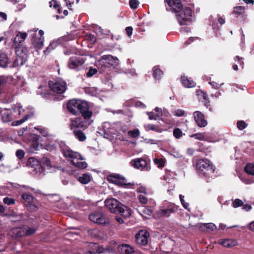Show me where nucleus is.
I'll return each mask as SVG.
<instances>
[{
  "label": "nucleus",
  "instance_id": "f257e3e1",
  "mask_svg": "<svg viewBox=\"0 0 254 254\" xmlns=\"http://www.w3.org/2000/svg\"><path fill=\"white\" fill-rule=\"evenodd\" d=\"M60 147L64 156L75 167L82 169L87 167L86 162L83 161V158L79 153L71 150L63 142L60 143Z\"/></svg>",
  "mask_w": 254,
  "mask_h": 254
},
{
  "label": "nucleus",
  "instance_id": "f03ea898",
  "mask_svg": "<svg viewBox=\"0 0 254 254\" xmlns=\"http://www.w3.org/2000/svg\"><path fill=\"white\" fill-rule=\"evenodd\" d=\"M105 203L106 207L113 213L120 214L125 218H128L131 215L130 209L123 205L115 198L107 199L105 201Z\"/></svg>",
  "mask_w": 254,
  "mask_h": 254
},
{
  "label": "nucleus",
  "instance_id": "7ed1b4c3",
  "mask_svg": "<svg viewBox=\"0 0 254 254\" xmlns=\"http://www.w3.org/2000/svg\"><path fill=\"white\" fill-rule=\"evenodd\" d=\"M81 114L83 119L81 117L70 119L69 127L71 130H74L77 129V128L84 130L93 123V120L91 119L93 115L92 112H86Z\"/></svg>",
  "mask_w": 254,
  "mask_h": 254
},
{
  "label": "nucleus",
  "instance_id": "20e7f679",
  "mask_svg": "<svg viewBox=\"0 0 254 254\" xmlns=\"http://www.w3.org/2000/svg\"><path fill=\"white\" fill-rule=\"evenodd\" d=\"M196 170L199 175L209 178L215 171V167L207 159H201L197 160L196 164Z\"/></svg>",
  "mask_w": 254,
  "mask_h": 254
},
{
  "label": "nucleus",
  "instance_id": "39448f33",
  "mask_svg": "<svg viewBox=\"0 0 254 254\" xmlns=\"http://www.w3.org/2000/svg\"><path fill=\"white\" fill-rule=\"evenodd\" d=\"M67 110L73 115L92 112L89 110V105L87 102L76 99L70 100L68 102Z\"/></svg>",
  "mask_w": 254,
  "mask_h": 254
},
{
  "label": "nucleus",
  "instance_id": "423d86ee",
  "mask_svg": "<svg viewBox=\"0 0 254 254\" xmlns=\"http://www.w3.org/2000/svg\"><path fill=\"white\" fill-rule=\"evenodd\" d=\"M24 112V110L20 106H16L13 109H1L0 115L3 123H8L14 119H18Z\"/></svg>",
  "mask_w": 254,
  "mask_h": 254
},
{
  "label": "nucleus",
  "instance_id": "0eeeda50",
  "mask_svg": "<svg viewBox=\"0 0 254 254\" xmlns=\"http://www.w3.org/2000/svg\"><path fill=\"white\" fill-rule=\"evenodd\" d=\"M180 13L177 14V18L181 25H188L191 22L192 10L190 7L183 8Z\"/></svg>",
  "mask_w": 254,
  "mask_h": 254
},
{
  "label": "nucleus",
  "instance_id": "6e6552de",
  "mask_svg": "<svg viewBox=\"0 0 254 254\" xmlns=\"http://www.w3.org/2000/svg\"><path fill=\"white\" fill-rule=\"evenodd\" d=\"M37 131L41 134L38 135L35 133H33V149L37 150L40 142L42 141V136L45 137L48 135L47 129L41 126L35 127L33 129V132Z\"/></svg>",
  "mask_w": 254,
  "mask_h": 254
},
{
  "label": "nucleus",
  "instance_id": "1a4fd4ad",
  "mask_svg": "<svg viewBox=\"0 0 254 254\" xmlns=\"http://www.w3.org/2000/svg\"><path fill=\"white\" fill-rule=\"evenodd\" d=\"M49 85L51 90L58 94H62L66 89V82L61 79H59L55 82L50 81Z\"/></svg>",
  "mask_w": 254,
  "mask_h": 254
},
{
  "label": "nucleus",
  "instance_id": "9d476101",
  "mask_svg": "<svg viewBox=\"0 0 254 254\" xmlns=\"http://www.w3.org/2000/svg\"><path fill=\"white\" fill-rule=\"evenodd\" d=\"M32 234V229L30 228H14L9 232L10 235L14 239H18L25 235L28 236Z\"/></svg>",
  "mask_w": 254,
  "mask_h": 254
},
{
  "label": "nucleus",
  "instance_id": "9b49d317",
  "mask_svg": "<svg viewBox=\"0 0 254 254\" xmlns=\"http://www.w3.org/2000/svg\"><path fill=\"white\" fill-rule=\"evenodd\" d=\"M44 32L40 30L38 33H35L34 36H33V46L37 50L42 49L44 45Z\"/></svg>",
  "mask_w": 254,
  "mask_h": 254
},
{
  "label": "nucleus",
  "instance_id": "f8f14e48",
  "mask_svg": "<svg viewBox=\"0 0 254 254\" xmlns=\"http://www.w3.org/2000/svg\"><path fill=\"white\" fill-rule=\"evenodd\" d=\"M130 164L134 168L141 171H148L150 169L148 162L142 158H136L132 160Z\"/></svg>",
  "mask_w": 254,
  "mask_h": 254
},
{
  "label": "nucleus",
  "instance_id": "ddd939ff",
  "mask_svg": "<svg viewBox=\"0 0 254 254\" xmlns=\"http://www.w3.org/2000/svg\"><path fill=\"white\" fill-rule=\"evenodd\" d=\"M149 236L150 234L147 231L141 230L135 235L136 242L139 245L145 246L148 243Z\"/></svg>",
  "mask_w": 254,
  "mask_h": 254
},
{
  "label": "nucleus",
  "instance_id": "4468645a",
  "mask_svg": "<svg viewBox=\"0 0 254 254\" xmlns=\"http://www.w3.org/2000/svg\"><path fill=\"white\" fill-rule=\"evenodd\" d=\"M89 218L92 222L98 224H105L108 222L107 219L102 213L94 212L89 215Z\"/></svg>",
  "mask_w": 254,
  "mask_h": 254
},
{
  "label": "nucleus",
  "instance_id": "2eb2a0df",
  "mask_svg": "<svg viewBox=\"0 0 254 254\" xmlns=\"http://www.w3.org/2000/svg\"><path fill=\"white\" fill-rule=\"evenodd\" d=\"M193 115L195 122L199 127H203L207 126V120L205 119V116L202 113L196 111L193 113Z\"/></svg>",
  "mask_w": 254,
  "mask_h": 254
},
{
  "label": "nucleus",
  "instance_id": "dca6fc26",
  "mask_svg": "<svg viewBox=\"0 0 254 254\" xmlns=\"http://www.w3.org/2000/svg\"><path fill=\"white\" fill-rule=\"evenodd\" d=\"M84 63V60L80 57H71L68 62V66L71 69L78 70Z\"/></svg>",
  "mask_w": 254,
  "mask_h": 254
},
{
  "label": "nucleus",
  "instance_id": "f3484780",
  "mask_svg": "<svg viewBox=\"0 0 254 254\" xmlns=\"http://www.w3.org/2000/svg\"><path fill=\"white\" fill-rule=\"evenodd\" d=\"M109 182L119 187H126L127 185L126 180L119 175H111L108 177Z\"/></svg>",
  "mask_w": 254,
  "mask_h": 254
},
{
  "label": "nucleus",
  "instance_id": "a211bd4d",
  "mask_svg": "<svg viewBox=\"0 0 254 254\" xmlns=\"http://www.w3.org/2000/svg\"><path fill=\"white\" fill-rule=\"evenodd\" d=\"M167 4L173 12H180L183 9V6L181 0H165Z\"/></svg>",
  "mask_w": 254,
  "mask_h": 254
},
{
  "label": "nucleus",
  "instance_id": "6ab92c4d",
  "mask_svg": "<svg viewBox=\"0 0 254 254\" xmlns=\"http://www.w3.org/2000/svg\"><path fill=\"white\" fill-rule=\"evenodd\" d=\"M89 250L85 254H101L105 253L106 249L97 243H90L88 245Z\"/></svg>",
  "mask_w": 254,
  "mask_h": 254
},
{
  "label": "nucleus",
  "instance_id": "aec40b11",
  "mask_svg": "<svg viewBox=\"0 0 254 254\" xmlns=\"http://www.w3.org/2000/svg\"><path fill=\"white\" fill-rule=\"evenodd\" d=\"M118 59L114 58L111 55H104L100 58V62L101 63H105L106 61L109 62L110 67L112 66H115L118 64Z\"/></svg>",
  "mask_w": 254,
  "mask_h": 254
},
{
  "label": "nucleus",
  "instance_id": "412c9836",
  "mask_svg": "<svg viewBox=\"0 0 254 254\" xmlns=\"http://www.w3.org/2000/svg\"><path fill=\"white\" fill-rule=\"evenodd\" d=\"M45 169L41 161L33 157V172L36 174H42L44 172Z\"/></svg>",
  "mask_w": 254,
  "mask_h": 254
},
{
  "label": "nucleus",
  "instance_id": "4be33fe9",
  "mask_svg": "<svg viewBox=\"0 0 254 254\" xmlns=\"http://www.w3.org/2000/svg\"><path fill=\"white\" fill-rule=\"evenodd\" d=\"M27 37V33L25 32H19L15 37L13 44L16 47V49H17V47L19 46V44L23 42ZM17 52V49L16 50V53Z\"/></svg>",
  "mask_w": 254,
  "mask_h": 254
},
{
  "label": "nucleus",
  "instance_id": "5701e85b",
  "mask_svg": "<svg viewBox=\"0 0 254 254\" xmlns=\"http://www.w3.org/2000/svg\"><path fill=\"white\" fill-rule=\"evenodd\" d=\"M118 251L121 254H130L133 252V249L127 244H123L118 247Z\"/></svg>",
  "mask_w": 254,
  "mask_h": 254
},
{
  "label": "nucleus",
  "instance_id": "b1692460",
  "mask_svg": "<svg viewBox=\"0 0 254 254\" xmlns=\"http://www.w3.org/2000/svg\"><path fill=\"white\" fill-rule=\"evenodd\" d=\"M181 81L183 85L187 88H191L195 86L196 84L192 79L189 78L185 76L181 77Z\"/></svg>",
  "mask_w": 254,
  "mask_h": 254
},
{
  "label": "nucleus",
  "instance_id": "393cba45",
  "mask_svg": "<svg viewBox=\"0 0 254 254\" xmlns=\"http://www.w3.org/2000/svg\"><path fill=\"white\" fill-rule=\"evenodd\" d=\"M219 243L225 247L231 248L236 245L237 242L233 239H227L224 240H220Z\"/></svg>",
  "mask_w": 254,
  "mask_h": 254
},
{
  "label": "nucleus",
  "instance_id": "a878e982",
  "mask_svg": "<svg viewBox=\"0 0 254 254\" xmlns=\"http://www.w3.org/2000/svg\"><path fill=\"white\" fill-rule=\"evenodd\" d=\"M75 137L79 141H84L86 139L85 134L81 130L79 129H75L73 131Z\"/></svg>",
  "mask_w": 254,
  "mask_h": 254
},
{
  "label": "nucleus",
  "instance_id": "bb28decb",
  "mask_svg": "<svg viewBox=\"0 0 254 254\" xmlns=\"http://www.w3.org/2000/svg\"><path fill=\"white\" fill-rule=\"evenodd\" d=\"M176 210V208L175 206H171L168 208L163 209L160 210V214L164 217H168L170 214Z\"/></svg>",
  "mask_w": 254,
  "mask_h": 254
},
{
  "label": "nucleus",
  "instance_id": "cd10ccee",
  "mask_svg": "<svg viewBox=\"0 0 254 254\" xmlns=\"http://www.w3.org/2000/svg\"><path fill=\"white\" fill-rule=\"evenodd\" d=\"M9 60L6 54H0V66L2 67H6L8 66Z\"/></svg>",
  "mask_w": 254,
  "mask_h": 254
},
{
  "label": "nucleus",
  "instance_id": "c85d7f7f",
  "mask_svg": "<svg viewBox=\"0 0 254 254\" xmlns=\"http://www.w3.org/2000/svg\"><path fill=\"white\" fill-rule=\"evenodd\" d=\"M25 62V60L23 57L17 55L12 67H19L23 65Z\"/></svg>",
  "mask_w": 254,
  "mask_h": 254
},
{
  "label": "nucleus",
  "instance_id": "c756f323",
  "mask_svg": "<svg viewBox=\"0 0 254 254\" xmlns=\"http://www.w3.org/2000/svg\"><path fill=\"white\" fill-rule=\"evenodd\" d=\"M199 229L202 231H205L206 230L213 231L216 229V227L215 224L212 223H203L200 225Z\"/></svg>",
  "mask_w": 254,
  "mask_h": 254
},
{
  "label": "nucleus",
  "instance_id": "7c9ffc66",
  "mask_svg": "<svg viewBox=\"0 0 254 254\" xmlns=\"http://www.w3.org/2000/svg\"><path fill=\"white\" fill-rule=\"evenodd\" d=\"M144 129L146 131H148L150 130H153L157 132H161L162 129L158 126L153 125V124H147L144 126Z\"/></svg>",
  "mask_w": 254,
  "mask_h": 254
},
{
  "label": "nucleus",
  "instance_id": "2f4dec72",
  "mask_svg": "<svg viewBox=\"0 0 254 254\" xmlns=\"http://www.w3.org/2000/svg\"><path fill=\"white\" fill-rule=\"evenodd\" d=\"M22 197L24 205L27 207H30L32 201V195L29 193H24Z\"/></svg>",
  "mask_w": 254,
  "mask_h": 254
},
{
  "label": "nucleus",
  "instance_id": "473e14b6",
  "mask_svg": "<svg viewBox=\"0 0 254 254\" xmlns=\"http://www.w3.org/2000/svg\"><path fill=\"white\" fill-rule=\"evenodd\" d=\"M78 181L82 184H87L91 180V177L89 174H84L78 179Z\"/></svg>",
  "mask_w": 254,
  "mask_h": 254
},
{
  "label": "nucleus",
  "instance_id": "72a5a7b5",
  "mask_svg": "<svg viewBox=\"0 0 254 254\" xmlns=\"http://www.w3.org/2000/svg\"><path fill=\"white\" fill-rule=\"evenodd\" d=\"M58 46L57 42L53 41L50 43L49 46L44 51L45 55H48L52 50H54Z\"/></svg>",
  "mask_w": 254,
  "mask_h": 254
},
{
  "label": "nucleus",
  "instance_id": "f704fd0d",
  "mask_svg": "<svg viewBox=\"0 0 254 254\" xmlns=\"http://www.w3.org/2000/svg\"><path fill=\"white\" fill-rule=\"evenodd\" d=\"M244 170L247 174L254 176V164L248 163L245 167Z\"/></svg>",
  "mask_w": 254,
  "mask_h": 254
},
{
  "label": "nucleus",
  "instance_id": "c9c22d12",
  "mask_svg": "<svg viewBox=\"0 0 254 254\" xmlns=\"http://www.w3.org/2000/svg\"><path fill=\"white\" fill-rule=\"evenodd\" d=\"M30 115L26 114L24 115L23 118L19 120L14 121L12 123V126H18L23 123L25 122L28 119L30 118Z\"/></svg>",
  "mask_w": 254,
  "mask_h": 254
},
{
  "label": "nucleus",
  "instance_id": "e433bc0d",
  "mask_svg": "<svg viewBox=\"0 0 254 254\" xmlns=\"http://www.w3.org/2000/svg\"><path fill=\"white\" fill-rule=\"evenodd\" d=\"M153 69L154 77L157 79H159L163 74L162 70L156 66H154Z\"/></svg>",
  "mask_w": 254,
  "mask_h": 254
},
{
  "label": "nucleus",
  "instance_id": "4c0bfd02",
  "mask_svg": "<svg viewBox=\"0 0 254 254\" xmlns=\"http://www.w3.org/2000/svg\"><path fill=\"white\" fill-rule=\"evenodd\" d=\"M127 134L129 136L132 138H136L140 135V132L138 129L136 128L132 130H129L127 132Z\"/></svg>",
  "mask_w": 254,
  "mask_h": 254
},
{
  "label": "nucleus",
  "instance_id": "58836bf2",
  "mask_svg": "<svg viewBox=\"0 0 254 254\" xmlns=\"http://www.w3.org/2000/svg\"><path fill=\"white\" fill-rule=\"evenodd\" d=\"M152 213V210L149 208H144L141 211V214L144 217L147 218L148 216H151Z\"/></svg>",
  "mask_w": 254,
  "mask_h": 254
},
{
  "label": "nucleus",
  "instance_id": "ea45409f",
  "mask_svg": "<svg viewBox=\"0 0 254 254\" xmlns=\"http://www.w3.org/2000/svg\"><path fill=\"white\" fill-rule=\"evenodd\" d=\"M173 135L177 138L179 139L183 135V132L179 128H175L173 130Z\"/></svg>",
  "mask_w": 254,
  "mask_h": 254
},
{
  "label": "nucleus",
  "instance_id": "a19ab883",
  "mask_svg": "<svg viewBox=\"0 0 254 254\" xmlns=\"http://www.w3.org/2000/svg\"><path fill=\"white\" fill-rule=\"evenodd\" d=\"M41 162L42 163V165L44 166V169H45V167H47L48 168H51L52 167L51 161L47 158L44 157Z\"/></svg>",
  "mask_w": 254,
  "mask_h": 254
},
{
  "label": "nucleus",
  "instance_id": "79ce46f5",
  "mask_svg": "<svg viewBox=\"0 0 254 254\" xmlns=\"http://www.w3.org/2000/svg\"><path fill=\"white\" fill-rule=\"evenodd\" d=\"M154 162L160 168L163 167L165 164V161L163 158H155Z\"/></svg>",
  "mask_w": 254,
  "mask_h": 254
},
{
  "label": "nucleus",
  "instance_id": "37998d69",
  "mask_svg": "<svg viewBox=\"0 0 254 254\" xmlns=\"http://www.w3.org/2000/svg\"><path fill=\"white\" fill-rule=\"evenodd\" d=\"M244 9L245 7L242 6L235 7L233 13L236 14H241L243 13Z\"/></svg>",
  "mask_w": 254,
  "mask_h": 254
},
{
  "label": "nucleus",
  "instance_id": "c03bdc74",
  "mask_svg": "<svg viewBox=\"0 0 254 254\" xmlns=\"http://www.w3.org/2000/svg\"><path fill=\"white\" fill-rule=\"evenodd\" d=\"M147 115H148L149 119L150 120H157L160 116L159 114H155L153 112H148Z\"/></svg>",
  "mask_w": 254,
  "mask_h": 254
},
{
  "label": "nucleus",
  "instance_id": "a18cd8bd",
  "mask_svg": "<svg viewBox=\"0 0 254 254\" xmlns=\"http://www.w3.org/2000/svg\"><path fill=\"white\" fill-rule=\"evenodd\" d=\"M50 6L52 7L53 6L54 8L56 9H57L58 11V12L60 13L61 12V9L60 8V6L59 4L57 3V2L55 0H51L50 2Z\"/></svg>",
  "mask_w": 254,
  "mask_h": 254
},
{
  "label": "nucleus",
  "instance_id": "49530a36",
  "mask_svg": "<svg viewBox=\"0 0 254 254\" xmlns=\"http://www.w3.org/2000/svg\"><path fill=\"white\" fill-rule=\"evenodd\" d=\"M97 72V70L96 68H93L92 67H90L88 72H87L86 73V75L87 77H92V76H93L94 75H95V74H96Z\"/></svg>",
  "mask_w": 254,
  "mask_h": 254
},
{
  "label": "nucleus",
  "instance_id": "de8ad7c7",
  "mask_svg": "<svg viewBox=\"0 0 254 254\" xmlns=\"http://www.w3.org/2000/svg\"><path fill=\"white\" fill-rule=\"evenodd\" d=\"M3 202L7 205H11L15 203V200L13 198L6 197L3 198Z\"/></svg>",
  "mask_w": 254,
  "mask_h": 254
},
{
  "label": "nucleus",
  "instance_id": "09e8293b",
  "mask_svg": "<svg viewBox=\"0 0 254 254\" xmlns=\"http://www.w3.org/2000/svg\"><path fill=\"white\" fill-rule=\"evenodd\" d=\"M243 204V202L242 200L240 199H236L234 202H233V206L235 208H237L240 206H242Z\"/></svg>",
  "mask_w": 254,
  "mask_h": 254
},
{
  "label": "nucleus",
  "instance_id": "8fccbe9b",
  "mask_svg": "<svg viewBox=\"0 0 254 254\" xmlns=\"http://www.w3.org/2000/svg\"><path fill=\"white\" fill-rule=\"evenodd\" d=\"M192 137H193L195 139L202 140L204 139V135L202 133H195L191 135Z\"/></svg>",
  "mask_w": 254,
  "mask_h": 254
},
{
  "label": "nucleus",
  "instance_id": "3c124183",
  "mask_svg": "<svg viewBox=\"0 0 254 254\" xmlns=\"http://www.w3.org/2000/svg\"><path fill=\"white\" fill-rule=\"evenodd\" d=\"M139 2L137 0H130L129 5L132 9H135L137 7Z\"/></svg>",
  "mask_w": 254,
  "mask_h": 254
},
{
  "label": "nucleus",
  "instance_id": "603ef678",
  "mask_svg": "<svg viewBox=\"0 0 254 254\" xmlns=\"http://www.w3.org/2000/svg\"><path fill=\"white\" fill-rule=\"evenodd\" d=\"M33 190H34L33 189ZM34 196L36 197L42 198L43 196H44V195L39 190L34 191ZM34 199H35L36 201L38 200V199L37 198H34V196L33 195V203L34 202Z\"/></svg>",
  "mask_w": 254,
  "mask_h": 254
},
{
  "label": "nucleus",
  "instance_id": "864d4df0",
  "mask_svg": "<svg viewBox=\"0 0 254 254\" xmlns=\"http://www.w3.org/2000/svg\"><path fill=\"white\" fill-rule=\"evenodd\" d=\"M106 62H105V63H101V62H100V59L97 62V64L99 66H101V68L103 69V70H104L106 68H109V67H110V65H109V62H108V61H106Z\"/></svg>",
  "mask_w": 254,
  "mask_h": 254
},
{
  "label": "nucleus",
  "instance_id": "5fc2aeb1",
  "mask_svg": "<svg viewBox=\"0 0 254 254\" xmlns=\"http://www.w3.org/2000/svg\"><path fill=\"white\" fill-rule=\"evenodd\" d=\"M25 155V153L23 150L21 149H18L16 151V156L19 159H22Z\"/></svg>",
  "mask_w": 254,
  "mask_h": 254
},
{
  "label": "nucleus",
  "instance_id": "6e6d98bb",
  "mask_svg": "<svg viewBox=\"0 0 254 254\" xmlns=\"http://www.w3.org/2000/svg\"><path fill=\"white\" fill-rule=\"evenodd\" d=\"M237 125L238 128L240 130H243L247 127L246 124L242 121H238Z\"/></svg>",
  "mask_w": 254,
  "mask_h": 254
},
{
  "label": "nucleus",
  "instance_id": "4d7b16f0",
  "mask_svg": "<svg viewBox=\"0 0 254 254\" xmlns=\"http://www.w3.org/2000/svg\"><path fill=\"white\" fill-rule=\"evenodd\" d=\"M6 82V78L4 76H0V94L1 93L2 86Z\"/></svg>",
  "mask_w": 254,
  "mask_h": 254
},
{
  "label": "nucleus",
  "instance_id": "13d9d810",
  "mask_svg": "<svg viewBox=\"0 0 254 254\" xmlns=\"http://www.w3.org/2000/svg\"><path fill=\"white\" fill-rule=\"evenodd\" d=\"M139 201L142 204H146L147 202V198L143 194H140L138 196Z\"/></svg>",
  "mask_w": 254,
  "mask_h": 254
},
{
  "label": "nucleus",
  "instance_id": "bf43d9fd",
  "mask_svg": "<svg viewBox=\"0 0 254 254\" xmlns=\"http://www.w3.org/2000/svg\"><path fill=\"white\" fill-rule=\"evenodd\" d=\"M185 113V111L182 109H178L174 112V115L177 117L183 116Z\"/></svg>",
  "mask_w": 254,
  "mask_h": 254
},
{
  "label": "nucleus",
  "instance_id": "052dcab7",
  "mask_svg": "<svg viewBox=\"0 0 254 254\" xmlns=\"http://www.w3.org/2000/svg\"><path fill=\"white\" fill-rule=\"evenodd\" d=\"M209 83L212 86L214 89H217L220 88V87L223 84V83L221 84H218L214 81H210Z\"/></svg>",
  "mask_w": 254,
  "mask_h": 254
},
{
  "label": "nucleus",
  "instance_id": "680f3d73",
  "mask_svg": "<svg viewBox=\"0 0 254 254\" xmlns=\"http://www.w3.org/2000/svg\"><path fill=\"white\" fill-rule=\"evenodd\" d=\"M202 97H203V99L204 101H203V102H205V105L206 106L207 108L208 107V106H210L209 104H208L209 103V101H208V97H207V95L206 93H204V92H202Z\"/></svg>",
  "mask_w": 254,
  "mask_h": 254
},
{
  "label": "nucleus",
  "instance_id": "e2e57ef3",
  "mask_svg": "<svg viewBox=\"0 0 254 254\" xmlns=\"http://www.w3.org/2000/svg\"><path fill=\"white\" fill-rule=\"evenodd\" d=\"M133 29L132 27L129 26L126 28V32L127 36L130 37L132 33Z\"/></svg>",
  "mask_w": 254,
  "mask_h": 254
},
{
  "label": "nucleus",
  "instance_id": "0e129e2a",
  "mask_svg": "<svg viewBox=\"0 0 254 254\" xmlns=\"http://www.w3.org/2000/svg\"><path fill=\"white\" fill-rule=\"evenodd\" d=\"M234 60L235 61H238L239 62H240V63H239L240 65H242V67H243L244 62L242 61V60H243L242 58H240L239 56H236L234 58Z\"/></svg>",
  "mask_w": 254,
  "mask_h": 254
},
{
  "label": "nucleus",
  "instance_id": "69168bd1",
  "mask_svg": "<svg viewBox=\"0 0 254 254\" xmlns=\"http://www.w3.org/2000/svg\"><path fill=\"white\" fill-rule=\"evenodd\" d=\"M242 206H243V209L247 211H250V210H251V209L252 208L251 205L250 204H246L244 205L243 204Z\"/></svg>",
  "mask_w": 254,
  "mask_h": 254
},
{
  "label": "nucleus",
  "instance_id": "338daca9",
  "mask_svg": "<svg viewBox=\"0 0 254 254\" xmlns=\"http://www.w3.org/2000/svg\"><path fill=\"white\" fill-rule=\"evenodd\" d=\"M181 203L183 207L187 210L190 211V207H189V204L186 202H185V200H184V202H181Z\"/></svg>",
  "mask_w": 254,
  "mask_h": 254
},
{
  "label": "nucleus",
  "instance_id": "774afa93",
  "mask_svg": "<svg viewBox=\"0 0 254 254\" xmlns=\"http://www.w3.org/2000/svg\"><path fill=\"white\" fill-rule=\"evenodd\" d=\"M249 228L250 230L254 232V221L249 224Z\"/></svg>",
  "mask_w": 254,
  "mask_h": 254
}]
</instances>
